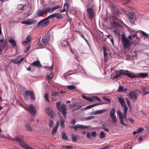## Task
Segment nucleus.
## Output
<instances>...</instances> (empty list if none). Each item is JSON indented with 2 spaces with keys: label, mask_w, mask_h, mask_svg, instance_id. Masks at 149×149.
<instances>
[{
  "label": "nucleus",
  "mask_w": 149,
  "mask_h": 149,
  "mask_svg": "<svg viewBox=\"0 0 149 149\" xmlns=\"http://www.w3.org/2000/svg\"><path fill=\"white\" fill-rule=\"evenodd\" d=\"M114 71L116 74L113 77V79H118L122 76H127L130 78H133L136 77L145 78L148 75V74L146 73H134L127 70L123 69L115 70Z\"/></svg>",
  "instance_id": "f257e3e1"
},
{
  "label": "nucleus",
  "mask_w": 149,
  "mask_h": 149,
  "mask_svg": "<svg viewBox=\"0 0 149 149\" xmlns=\"http://www.w3.org/2000/svg\"><path fill=\"white\" fill-rule=\"evenodd\" d=\"M56 107L57 110L61 112L63 118H65L66 116V105L65 104H63L61 105L60 101L56 103Z\"/></svg>",
  "instance_id": "f03ea898"
},
{
  "label": "nucleus",
  "mask_w": 149,
  "mask_h": 149,
  "mask_svg": "<svg viewBox=\"0 0 149 149\" xmlns=\"http://www.w3.org/2000/svg\"><path fill=\"white\" fill-rule=\"evenodd\" d=\"M121 40L123 46L125 49L130 48L131 45L130 41L123 34L122 35Z\"/></svg>",
  "instance_id": "7ed1b4c3"
},
{
  "label": "nucleus",
  "mask_w": 149,
  "mask_h": 149,
  "mask_svg": "<svg viewBox=\"0 0 149 149\" xmlns=\"http://www.w3.org/2000/svg\"><path fill=\"white\" fill-rule=\"evenodd\" d=\"M51 37V36L49 33L46 34L44 37H42V43L39 42L38 43V46L42 47L43 45H48L50 38Z\"/></svg>",
  "instance_id": "20e7f679"
},
{
  "label": "nucleus",
  "mask_w": 149,
  "mask_h": 149,
  "mask_svg": "<svg viewBox=\"0 0 149 149\" xmlns=\"http://www.w3.org/2000/svg\"><path fill=\"white\" fill-rule=\"evenodd\" d=\"M141 93L140 91L138 90H135L134 91H131L128 94V96L130 99H132L134 98L136 100L137 97Z\"/></svg>",
  "instance_id": "39448f33"
},
{
  "label": "nucleus",
  "mask_w": 149,
  "mask_h": 149,
  "mask_svg": "<svg viewBox=\"0 0 149 149\" xmlns=\"http://www.w3.org/2000/svg\"><path fill=\"white\" fill-rule=\"evenodd\" d=\"M111 11L113 14H115L113 16V19L114 20H117L119 22L120 19L118 16V14L120 13V10L117 8L115 7H113L111 8Z\"/></svg>",
  "instance_id": "423d86ee"
},
{
  "label": "nucleus",
  "mask_w": 149,
  "mask_h": 149,
  "mask_svg": "<svg viewBox=\"0 0 149 149\" xmlns=\"http://www.w3.org/2000/svg\"><path fill=\"white\" fill-rule=\"evenodd\" d=\"M50 10V7H47L41 10H38L37 12V15L39 17H41L44 15L49 12Z\"/></svg>",
  "instance_id": "0eeeda50"
},
{
  "label": "nucleus",
  "mask_w": 149,
  "mask_h": 149,
  "mask_svg": "<svg viewBox=\"0 0 149 149\" xmlns=\"http://www.w3.org/2000/svg\"><path fill=\"white\" fill-rule=\"evenodd\" d=\"M25 110L29 111L31 114L33 116H34L35 117V115L37 111L36 107L33 104H30L29 105V108L26 107L25 108Z\"/></svg>",
  "instance_id": "6e6552de"
},
{
  "label": "nucleus",
  "mask_w": 149,
  "mask_h": 149,
  "mask_svg": "<svg viewBox=\"0 0 149 149\" xmlns=\"http://www.w3.org/2000/svg\"><path fill=\"white\" fill-rule=\"evenodd\" d=\"M116 111L115 108H113L110 110L109 112V116L113 123L115 124L117 122L116 116L115 115Z\"/></svg>",
  "instance_id": "1a4fd4ad"
},
{
  "label": "nucleus",
  "mask_w": 149,
  "mask_h": 149,
  "mask_svg": "<svg viewBox=\"0 0 149 149\" xmlns=\"http://www.w3.org/2000/svg\"><path fill=\"white\" fill-rule=\"evenodd\" d=\"M50 22V21L45 18L39 21L37 23V25L38 26L45 27L49 24Z\"/></svg>",
  "instance_id": "9d476101"
},
{
  "label": "nucleus",
  "mask_w": 149,
  "mask_h": 149,
  "mask_svg": "<svg viewBox=\"0 0 149 149\" xmlns=\"http://www.w3.org/2000/svg\"><path fill=\"white\" fill-rule=\"evenodd\" d=\"M45 112L52 119H54L55 112L51 109L49 107H47L45 109Z\"/></svg>",
  "instance_id": "9b49d317"
},
{
  "label": "nucleus",
  "mask_w": 149,
  "mask_h": 149,
  "mask_svg": "<svg viewBox=\"0 0 149 149\" xmlns=\"http://www.w3.org/2000/svg\"><path fill=\"white\" fill-rule=\"evenodd\" d=\"M86 12L88 14V18L91 20L92 19L94 15L93 9L91 8H88Z\"/></svg>",
  "instance_id": "f8f14e48"
},
{
  "label": "nucleus",
  "mask_w": 149,
  "mask_h": 149,
  "mask_svg": "<svg viewBox=\"0 0 149 149\" xmlns=\"http://www.w3.org/2000/svg\"><path fill=\"white\" fill-rule=\"evenodd\" d=\"M127 17L128 19L132 25L134 24V15L133 13L129 12L127 14Z\"/></svg>",
  "instance_id": "ddd939ff"
},
{
  "label": "nucleus",
  "mask_w": 149,
  "mask_h": 149,
  "mask_svg": "<svg viewBox=\"0 0 149 149\" xmlns=\"http://www.w3.org/2000/svg\"><path fill=\"white\" fill-rule=\"evenodd\" d=\"M89 127V125H80L77 124L74 126H72L71 128H74L75 131H77V130L78 128H80L81 129H86L88 128Z\"/></svg>",
  "instance_id": "4468645a"
},
{
  "label": "nucleus",
  "mask_w": 149,
  "mask_h": 149,
  "mask_svg": "<svg viewBox=\"0 0 149 149\" xmlns=\"http://www.w3.org/2000/svg\"><path fill=\"white\" fill-rule=\"evenodd\" d=\"M53 64L51 67H47L45 68L47 70H48L51 71V73L47 76V78L48 80H50L53 77V74L52 73V71L53 70Z\"/></svg>",
  "instance_id": "2eb2a0df"
},
{
  "label": "nucleus",
  "mask_w": 149,
  "mask_h": 149,
  "mask_svg": "<svg viewBox=\"0 0 149 149\" xmlns=\"http://www.w3.org/2000/svg\"><path fill=\"white\" fill-rule=\"evenodd\" d=\"M52 15L53 18L56 17L58 19H62L63 17L61 14L58 13H55L52 14Z\"/></svg>",
  "instance_id": "dca6fc26"
},
{
  "label": "nucleus",
  "mask_w": 149,
  "mask_h": 149,
  "mask_svg": "<svg viewBox=\"0 0 149 149\" xmlns=\"http://www.w3.org/2000/svg\"><path fill=\"white\" fill-rule=\"evenodd\" d=\"M24 94L27 96L30 95L32 99L35 98L34 93L33 91L26 90L25 91Z\"/></svg>",
  "instance_id": "f3484780"
},
{
  "label": "nucleus",
  "mask_w": 149,
  "mask_h": 149,
  "mask_svg": "<svg viewBox=\"0 0 149 149\" xmlns=\"http://www.w3.org/2000/svg\"><path fill=\"white\" fill-rule=\"evenodd\" d=\"M15 138V140L18 141L19 145L23 148L26 143L22 139H19L18 137L16 136Z\"/></svg>",
  "instance_id": "a211bd4d"
},
{
  "label": "nucleus",
  "mask_w": 149,
  "mask_h": 149,
  "mask_svg": "<svg viewBox=\"0 0 149 149\" xmlns=\"http://www.w3.org/2000/svg\"><path fill=\"white\" fill-rule=\"evenodd\" d=\"M102 104H103V103H96V104H93L89 105L85 107L84 108H82L81 109V110L82 109H83L84 110H86L87 109H90L95 106H96L98 105Z\"/></svg>",
  "instance_id": "6ab92c4d"
},
{
  "label": "nucleus",
  "mask_w": 149,
  "mask_h": 149,
  "mask_svg": "<svg viewBox=\"0 0 149 149\" xmlns=\"http://www.w3.org/2000/svg\"><path fill=\"white\" fill-rule=\"evenodd\" d=\"M107 111V110L105 109H103L97 110L95 111H94L93 112V115H97V114H102L105 112Z\"/></svg>",
  "instance_id": "aec40b11"
},
{
  "label": "nucleus",
  "mask_w": 149,
  "mask_h": 149,
  "mask_svg": "<svg viewBox=\"0 0 149 149\" xmlns=\"http://www.w3.org/2000/svg\"><path fill=\"white\" fill-rule=\"evenodd\" d=\"M9 42L13 46V47H15L16 45V42L15 40L11 38L9 40Z\"/></svg>",
  "instance_id": "412c9836"
},
{
  "label": "nucleus",
  "mask_w": 149,
  "mask_h": 149,
  "mask_svg": "<svg viewBox=\"0 0 149 149\" xmlns=\"http://www.w3.org/2000/svg\"><path fill=\"white\" fill-rule=\"evenodd\" d=\"M32 65L33 66H36L38 68H41V65L38 61H35L32 63Z\"/></svg>",
  "instance_id": "4be33fe9"
},
{
  "label": "nucleus",
  "mask_w": 149,
  "mask_h": 149,
  "mask_svg": "<svg viewBox=\"0 0 149 149\" xmlns=\"http://www.w3.org/2000/svg\"><path fill=\"white\" fill-rule=\"evenodd\" d=\"M124 119V116L123 115L119 116V119L120 122V123L123 125L127 126V125L125 123L123 122Z\"/></svg>",
  "instance_id": "5701e85b"
},
{
  "label": "nucleus",
  "mask_w": 149,
  "mask_h": 149,
  "mask_svg": "<svg viewBox=\"0 0 149 149\" xmlns=\"http://www.w3.org/2000/svg\"><path fill=\"white\" fill-rule=\"evenodd\" d=\"M32 8V7L30 6L29 9L28 10L25 12L24 13V14L28 16H29L30 15H31L33 13L32 11H31Z\"/></svg>",
  "instance_id": "b1692460"
},
{
  "label": "nucleus",
  "mask_w": 149,
  "mask_h": 149,
  "mask_svg": "<svg viewBox=\"0 0 149 149\" xmlns=\"http://www.w3.org/2000/svg\"><path fill=\"white\" fill-rule=\"evenodd\" d=\"M65 6H66V9H68L69 7V4L67 3H65L64 5L63 9L61 11V13H63L65 11Z\"/></svg>",
  "instance_id": "393cba45"
},
{
  "label": "nucleus",
  "mask_w": 149,
  "mask_h": 149,
  "mask_svg": "<svg viewBox=\"0 0 149 149\" xmlns=\"http://www.w3.org/2000/svg\"><path fill=\"white\" fill-rule=\"evenodd\" d=\"M21 23L22 24H25L28 25H31L33 24V22H32L29 21V20L22 21L21 22Z\"/></svg>",
  "instance_id": "a878e982"
},
{
  "label": "nucleus",
  "mask_w": 149,
  "mask_h": 149,
  "mask_svg": "<svg viewBox=\"0 0 149 149\" xmlns=\"http://www.w3.org/2000/svg\"><path fill=\"white\" fill-rule=\"evenodd\" d=\"M61 6H60L57 5L54 6L52 8H50L51 10L49 12L50 13H52L53 12L54 10L59 8Z\"/></svg>",
  "instance_id": "bb28decb"
},
{
  "label": "nucleus",
  "mask_w": 149,
  "mask_h": 149,
  "mask_svg": "<svg viewBox=\"0 0 149 149\" xmlns=\"http://www.w3.org/2000/svg\"><path fill=\"white\" fill-rule=\"evenodd\" d=\"M118 100L121 104V106H122L123 105L125 104V100L123 98L121 97H119L118 98Z\"/></svg>",
  "instance_id": "cd10ccee"
},
{
  "label": "nucleus",
  "mask_w": 149,
  "mask_h": 149,
  "mask_svg": "<svg viewBox=\"0 0 149 149\" xmlns=\"http://www.w3.org/2000/svg\"><path fill=\"white\" fill-rule=\"evenodd\" d=\"M25 126L28 131L29 132H32V129L30 125L29 124H26L25 125Z\"/></svg>",
  "instance_id": "c85d7f7f"
},
{
  "label": "nucleus",
  "mask_w": 149,
  "mask_h": 149,
  "mask_svg": "<svg viewBox=\"0 0 149 149\" xmlns=\"http://www.w3.org/2000/svg\"><path fill=\"white\" fill-rule=\"evenodd\" d=\"M61 134L62 135V139L65 141L68 140V138L66 136V134L65 132L62 131L61 132Z\"/></svg>",
  "instance_id": "c756f323"
},
{
  "label": "nucleus",
  "mask_w": 149,
  "mask_h": 149,
  "mask_svg": "<svg viewBox=\"0 0 149 149\" xmlns=\"http://www.w3.org/2000/svg\"><path fill=\"white\" fill-rule=\"evenodd\" d=\"M11 62L15 64H17V65H19L20 64L19 59L17 58L12 59L11 60Z\"/></svg>",
  "instance_id": "7c9ffc66"
},
{
  "label": "nucleus",
  "mask_w": 149,
  "mask_h": 149,
  "mask_svg": "<svg viewBox=\"0 0 149 149\" xmlns=\"http://www.w3.org/2000/svg\"><path fill=\"white\" fill-rule=\"evenodd\" d=\"M72 141L75 143H76L77 142V137L76 136H74L73 134L72 135Z\"/></svg>",
  "instance_id": "2f4dec72"
},
{
  "label": "nucleus",
  "mask_w": 149,
  "mask_h": 149,
  "mask_svg": "<svg viewBox=\"0 0 149 149\" xmlns=\"http://www.w3.org/2000/svg\"><path fill=\"white\" fill-rule=\"evenodd\" d=\"M122 107H124V113L125 114L127 113L128 110V108L126 104L121 106Z\"/></svg>",
  "instance_id": "473e14b6"
},
{
  "label": "nucleus",
  "mask_w": 149,
  "mask_h": 149,
  "mask_svg": "<svg viewBox=\"0 0 149 149\" xmlns=\"http://www.w3.org/2000/svg\"><path fill=\"white\" fill-rule=\"evenodd\" d=\"M60 125L61 126V127L62 128H63L64 127V123L65 122V120L64 119H63V118H61V119L60 120Z\"/></svg>",
  "instance_id": "72a5a7b5"
},
{
  "label": "nucleus",
  "mask_w": 149,
  "mask_h": 149,
  "mask_svg": "<svg viewBox=\"0 0 149 149\" xmlns=\"http://www.w3.org/2000/svg\"><path fill=\"white\" fill-rule=\"evenodd\" d=\"M105 136V134L103 131H101L100 134V138L102 139L104 138Z\"/></svg>",
  "instance_id": "f704fd0d"
},
{
  "label": "nucleus",
  "mask_w": 149,
  "mask_h": 149,
  "mask_svg": "<svg viewBox=\"0 0 149 149\" xmlns=\"http://www.w3.org/2000/svg\"><path fill=\"white\" fill-rule=\"evenodd\" d=\"M67 88L68 89L73 90L76 88V86L74 85H68L67 86Z\"/></svg>",
  "instance_id": "c9c22d12"
},
{
  "label": "nucleus",
  "mask_w": 149,
  "mask_h": 149,
  "mask_svg": "<svg viewBox=\"0 0 149 149\" xmlns=\"http://www.w3.org/2000/svg\"><path fill=\"white\" fill-rule=\"evenodd\" d=\"M137 51L136 50H134L133 52L132 57V58H134L136 59L137 58Z\"/></svg>",
  "instance_id": "e433bc0d"
},
{
  "label": "nucleus",
  "mask_w": 149,
  "mask_h": 149,
  "mask_svg": "<svg viewBox=\"0 0 149 149\" xmlns=\"http://www.w3.org/2000/svg\"><path fill=\"white\" fill-rule=\"evenodd\" d=\"M54 121L50 120H49V127H52L54 125Z\"/></svg>",
  "instance_id": "4c0bfd02"
},
{
  "label": "nucleus",
  "mask_w": 149,
  "mask_h": 149,
  "mask_svg": "<svg viewBox=\"0 0 149 149\" xmlns=\"http://www.w3.org/2000/svg\"><path fill=\"white\" fill-rule=\"evenodd\" d=\"M95 118V117L93 116H90L86 117L85 118V120H88L91 119H93Z\"/></svg>",
  "instance_id": "58836bf2"
},
{
  "label": "nucleus",
  "mask_w": 149,
  "mask_h": 149,
  "mask_svg": "<svg viewBox=\"0 0 149 149\" xmlns=\"http://www.w3.org/2000/svg\"><path fill=\"white\" fill-rule=\"evenodd\" d=\"M80 36H81V37L83 38L84 40L87 43V44L88 45V46L89 47H90V45L88 40L84 38V36L82 34H80Z\"/></svg>",
  "instance_id": "ea45409f"
},
{
  "label": "nucleus",
  "mask_w": 149,
  "mask_h": 149,
  "mask_svg": "<svg viewBox=\"0 0 149 149\" xmlns=\"http://www.w3.org/2000/svg\"><path fill=\"white\" fill-rule=\"evenodd\" d=\"M103 49V54H104V57L107 56L108 54L107 52V49H106V48L104 47H103L102 48Z\"/></svg>",
  "instance_id": "a19ab883"
},
{
  "label": "nucleus",
  "mask_w": 149,
  "mask_h": 149,
  "mask_svg": "<svg viewBox=\"0 0 149 149\" xmlns=\"http://www.w3.org/2000/svg\"><path fill=\"white\" fill-rule=\"evenodd\" d=\"M44 97L46 100L48 102H49V100L48 98V95L47 93H46L44 95Z\"/></svg>",
  "instance_id": "79ce46f5"
},
{
  "label": "nucleus",
  "mask_w": 149,
  "mask_h": 149,
  "mask_svg": "<svg viewBox=\"0 0 149 149\" xmlns=\"http://www.w3.org/2000/svg\"><path fill=\"white\" fill-rule=\"evenodd\" d=\"M125 99L126 100V102L127 104V105L130 109V108L131 107V104L130 103V102L129 101L128 99L127 98H126Z\"/></svg>",
  "instance_id": "37998d69"
},
{
  "label": "nucleus",
  "mask_w": 149,
  "mask_h": 149,
  "mask_svg": "<svg viewBox=\"0 0 149 149\" xmlns=\"http://www.w3.org/2000/svg\"><path fill=\"white\" fill-rule=\"evenodd\" d=\"M57 128L56 127H54L53 129L52 132V135H54V134H55L56 133V131L57 130Z\"/></svg>",
  "instance_id": "c03bdc74"
},
{
  "label": "nucleus",
  "mask_w": 149,
  "mask_h": 149,
  "mask_svg": "<svg viewBox=\"0 0 149 149\" xmlns=\"http://www.w3.org/2000/svg\"><path fill=\"white\" fill-rule=\"evenodd\" d=\"M30 45H28L27 47L26 48L25 50L24 51V53H26L30 49Z\"/></svg>",
  "instance_id": "a18cd8bd"
},
{
  "label": "nucleus",
  "mask_w": 149,
  "mask_h": 149,
  "mask_svg": "<svg viewBox=\"0 0 149 149\" xmlns=\"http://www.w3.org/2000/svg\"><path fill=\"white\" fill-rule=\"evenodd\" d=\"M20 6H22V5L21 4H20V5H19L18 6V10H23V9L24 7L26 5H24L22 6L21 7H20Z\"/></svg>",
  "instance_id": "49530a36"
},
{
  "label": "nucleus",
  "mask_w": 149,
  "mask_h": 149,
  "mask_svg": "<svg viewBox=\"0 0 149 149\" xmlns=\"http://www.w3.org/2000/svg\"><path fill=\"white\" fill-rule=\"evenodd\" d=\"M137 132H138V133L143 132L144 130V128L143 127H139L137 129Z\"/></svg>",
  "instance_id": "de8ad7c7"
},
{
  "label": "nucleus",
  "mask_w": 149,
  "mask_h": 149,
  "mask_svg": "<svg viewBox=\"0 0 149 149\" xmlns=\"http://www.w3.org/2000/svg\"><path fill=\"white\" fill-rule=\"evenodd\" d=\"M26 40L28 42H29L31 41V37L30 35H28L26 38Z\"/></svg>",
  "instance_id": "09e8293b"
},
{
  "label": "nucleus",
  "mask_w": 149,
  "mask_h": 149,
  "mask_svg": "<svg viewBox=\"0 0 149 149\" xmlns=\"http://www.w3.org/2000/svg\"><path fill=\"white\" fill-rule=\"evenodd\" d=\"M102 98L105 101H107L108 102H111V101L109 99L106 97L105 96H103L102 97Z\"/></svg>",
  "instance_id": "8fccbe9b"
},
{
  "label": "nucleus",
  "mask_w": 149,
  "mask_h": 149,
  "mask_svg": "<svg viewBox=\"0 0 149 149\" xmlns=\"http://www.w3.org/2000/svg\"><path fill=\"white\" fill-rule=\"evenodd\" d=\"M2 43V44H0V45H1L2 48L4 49L6 45V43L4 42Z\"/></svg>",
  "instance_id": "3c124183"
},
{
  "label": "nucleus",
  "mask_w": 149,
  "mask_h": 149,
  "mask_svg": "<svg viewBox=\"0 0 149 149\" xmlns=\"http://www.w3.org/2000/svg\"><path fill=\"white\" fill-rule=\"evenodd\" d=\"M123 91V88L122 86L120 85L118 89V91L120 92H122Z\"/></svg>",
  "instance_id": "603ef678"
},
{
  "label": "nucleus",
  "mask_w": 149,
  "mask_h": 149,
  "mask_svg": "<svg viewBox=\"0 0 149 149\" xmlns=\"http://www.w3.org/2000/svg\"><path fill=\"white\" fill-rule=\"evenodd\" d=\"M63 147H65L67 149H71L73 148V146H68V145H62Z\"/></svg>",
  "instance_id": "864d4df0"
},
{
  "label": "nucleus",
  "mask_w": 149,
  "mask_h": 149,
  "mask_svg": "<svg viewBox=\"0 0 149 149\" xmlns=\"http://www.w3.org/2000/svg\"><path fill=\"white\" fill-rule=\"evenodd\" d=\"M53 18L52 14L49 15L47 17H46L49 21H50V19Z\"/></svg>",
  "instance_id": "5fc2aeb1"
},
{
  "label": "nucleus",
  "mask_w": 149,
  "mask_h": 149,
  "mask_svg": "<svg viewBox=\"0 0 149 149\" xmlns=\"http://www.w3.org/2000/svg\"><path fill=\"white\" fill-rule=\"evenodd\" d=\"M87 100H88V101H90V102H93V101L94 100L92 97H88Z\"/></svg>",
  "instance_id": "6e6d98bb"
},
{
  "label": "nucleus",
  "mask_w": 149,
  "mask_h": 149,
  "mask_svg": "<svg viewBox=\"0 0 149 149\" xmlns=\"http://www.w3.org/2000/svg\"><path fill=\"white\" fill-rule=\"evenodd\" d=\"M76 105L74 103H73V104H70L69 105V106L71 108H73L76 107Z\"/></svg>",
  "instance_id": "4d7b16f0"
},
{
  "label": "nucleus",
  "mask_w": 149,
  "mask_h": 149,
  "mask_svg": "<svg viewBox=\"0 0 149 149\" xmlns=\"http://www.w3.org/2000/svg\"><path fill=\"white\" fill-rule=\"evenodd\" d=\"M93 97L96 99V100H97L99 102H100L101 101V100L100 98L98 97L97 96H93Z\"/></svg>",
  "instance_id": "13d9d810"
},
{
  "label": "nucleus",
  "mask_w": 149,
  "mask_h": 149,
  "mask_svg": "<svg viewBox=\"0 0 149 149\" xmlns=\"http://www.w3.org/2000/svg\"><path fill=\"white\" fill-rule=\"evenodd\" d=\"M117 114L119 116L123 115L122 113L119 110L117 111Z\"/></svg>",
  "instance_id": "bf43d9fd"
},
{
  "label": "nucleus",
  "mask_w": 149,
  "mask_h": 149,
  "mask_svg": "<svg viewBox=\"0 0 149 149\" xmlns=\"http://www.w3.org/2000/svg\"><path fill=\"white\" fill-rule=\"evenodd\" d=\"M96 133L95 131H93L91 132V135L93 137H95L96 136Z\"/></svg>",
  "instance_id": "052dcab7"
},
{
  "label": "nucleus",
  "mask_w": 149,
  "mask_h": 149,
  "mask_svg": "<svg viewBox=\"0 0 149 149\" xmlns=\"http://www.w3.org/2000/svg\"><path fill=\"white\" fill-rule=\"evenodd\" d=\"M82 107V106L81 105H78L77 106V107L74 109V110H77L79 109Z\"/></svg>",
  "instance_id": "680f3d73"
},
{
  "label": "nucleus",
  "mask_w": 149,
  "mask_h": 149,
  "mask_svg": "<svg viewBox=\"0 0 149 149\" xmlns=\"http://www.w3.org/2000/svg\"><path fill=\"white\" fill-rule=\"evenodd\" d=\"M28 43H29V42H28L26 40H24L22 42V44L24 45H26Z\"/></svg>",
  "instance_id": "e2e57ef3"
},
{
  "label": "nucleus",
  "mask_w": 149,
  "mask_h": 149,
  "mask_svg": "<svg viewBox=\"0 0 149 149\" xmlns=\"http://www.w3.org/2000/svg\"><path fill=\"white\" fill-rule=\"evenodd\" d=\"M88 139H90L91 137V134L90 133L88 132H87V135H86Z\"/></svg>",
  "instance_id": "0e129e2a"
},
{
  "label": "nucleus",
  "mask_w": 149,
  "mask_h": 149,
  "mask_svg": "<svg viewBox=\"0 0 149 149\" xmlns=\"http://www.w3.org/2000/svg\"><path fill=\"white\" fill-rule=\"evenodd\" d=\"M81 97L84 99H85L86 100H87V99H88V97H87V96H85V95H82Z\"/></svg>",
  "instance_id": "69168bd1"
},
{
  "label": "nucleus",
  "mask_w": 149,
  "mask_h": 149,
  "mask_svg": "<svg viewBox=\"0 0 149 149\" xmlns=\"http://www.w3.org/2000/svg\"><path fill=\"white\" fill-rule=\"evenodd\" d=\"M126 116H127V113H125V114L124 113V119L125 121L126 122H127V119L126 118Z\"/></svg>",
  "instance_id": "338daca9"
},
{
  "label": "nucleus",
  "mask_w": 149,
  "mask_h": 149,
  "mask_svg": "<svg viewBox=\"0 0 149 149\" xmlns=\"http://www.w3.org/2000/svg\"><path fill=\"white\" fill-rule=\"evenodd\" d=\"M71 124L73 125H74L76 123V122L75 120L73 119L72 120V121L70 122Z\"/></svg>",
  "instance_id": "774afa93"
}]
</instances>
